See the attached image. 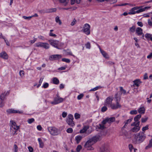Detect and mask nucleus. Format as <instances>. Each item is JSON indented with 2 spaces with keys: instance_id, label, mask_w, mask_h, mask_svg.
<instances>
[{
  "instance_id": "1",
  "label": "nucleus",
  "mask_w": 152,
  "mask_h": 152,
  "mask_svg": "<svg viewBox=\"0 0 152 152\" xmlns=\"http://www.w3.org/2000/svg\"><path fill=\"white\" fill-rule=\"evenodd\" d=\"M116 99L115 104L112 103L113 98L111 96H109L104 101V104L108 107H110L112 109L116 110L121 107V105L119 103L120 100V96H118V93H116L115 95Z\"/></svg>"
},
{
  "instance_id": "2",
  "label": "nucleus",
  "mask_w": 152,
  "mask_h": 152,
  "mask_svg": "<svg viewBox=\"0 0 152 152\" xmlns=\"http://www.w3.org/2000/svg\"><path fill=\"white\" fill-rule=\"evenodd\" d=\"M146 137V135L144 132H140L134 135V138L132 140V142L135 144H140L145 140Z\"/></svg>"
},
{
  "instance_id": "3",
  "label": "nucleus",
  "mask_w": 152,
  "mask_h": 152,
  "mask_svg": "<svg viewBox=\"0 0 152 152\" xmlns=\"http://www.w3.org/2000/svg\"><path fill=\"white\" fill-rule=\"evenodd\" d=\"M100 136L96 135L90 139L86 143L84 147L88 150H92L94 148L91 146L100 140Z\"/></svg>"
},
{
  "instance_id": "4",
  "label": "nucleus",
  "mask_w": 152,
  "mask_h": 152,
  "mask_svg": "<svg viewBox=\"0 0 152 152\" xmlns=\"http://www.w3.org/2000/svg\"><path fill=\"white\" fill-rule=\"evenodd\" d=\"M10 129L11 132L12 131V134H17V130L19 129V126H17L15 122L12 120H11L10 122Z\"/></svg>"
},
{
  "instance_id": "5",
  "label": "nucleus",
  "mask_w": 152,
  "mask_h": 152,
  "mask_svg": "<svg viewBox=\"0 0 152 152\" xmlns=\"http://www.w3.org/2000/svg\"><path fill=\"white\" fill-rule=\"evenodd\" d=\"M49 42L51 45L59 49H61L64 45L63 43L57 40H50Z\"/></svg>"
},
{
  "instance_id": "6",
  "label": "nucleus",
  "mask_w": 152,
  "mask_h": 152,
  "mask_svg": "<svg viewBox=\"0 0 152 152\" xmlns=\"http://www.w3.org/2000/svg\"><path fill=\"white\" fill-rule=\"evenodd\" d=\"M74 119L73 116L71 114H69L67 116L66 122L68 124L71 126L73 127L75 124L73 121Z\"/></svg>"
},
{
  "instance_id": "7",
  "label": "nucleus",
  "mask_w": 152,
  "mask_h": 152,
  "mask_svg": "<svg viewBox=\"0 0 152 152\" xmlns=\"http://www.w3.org/2000/svg\"><path fill=\"white\" fill-rule=\"evenodd\" d=\"M90 26L88 23L85 24L82 28V31L84 33L87 35H88L90 33Z\"/></svg>"
},
{
  "instance_id": "8",
  "label": "nucleus",
  "mask_w": 152,
  "mask_h": 152,
  "mask_svg": "<svg viewBox=\"0 0 152 152\" xmlns=\"http://www.w3.org/2000/svg\"><path fill=\"white\" fill-rule=\"evenodd\" d=\"M36 47L43 48L45 49H48L50 48V46L47 43L39 42L35 44Z\"/></svg>"
},
{
  "instance_id": "9",
  "label": "nucleus",
  "mask_w": 152,
  "mask_h": 152,
  "mask_svg": "<svg viewBox=\"0 0 152 152\" xmlns=\"http://www.w3.org/2000/svg\"><path fill=\"white\" fill-rule=\"evenodd\" d=\"M140 8V7H136L132 8L130 10L129 12L128 13V14L129 15H133L136 13H138L142 12V10H140V9L137 10Z\"/></svg>"
},
{
  "instance_id": "10",
  "label": "nucleus",
  "mask_w": 152,
  "mask_h": 152,
  "mask_svg": "<svg viewBox=\"0 0 152 152\" xmlns=\"http://www.w3.org/2000/svg\"><path fill=\"white\" fill-rule=\"evenodd\" d=\"M48 130L50 134L53 135H56L58 134V129L54 127H48Z\"/></svg>"
},
{
  "instance_id": "11",
  "label": "nucleus",
  "mask_w": 152,
  "mask_h": 152,
  "mask_svg": "<svg viewBox=\"0 0 152 152\" xmlns=\"http://www.w3.org/2000/svg\"><path fill=\"white\" fill-rule=\"evenodd\" d=\"M64 99L61 97H58L54 98V100L50 102V103L53 105H56L64 101Z\"/></svg>"
},
{
  "instance_id": "12",
  "label": "nucleus",
  "mask_w": 152,
  "mask_h": 152,
  "mask_svg": "<svg viewBox=\"0 0 152 152\" xmlns=\"http://www.w3.org/2000/svg\"><path fill=\"white\" fill-rule=\"evenodd\" d=\"M62 56L60 55H54L50 56L49 58L50 60L51 61L58 60L61 58Z\"/></svg>"
},
{
  "instance_id": "13",
  "label": "nucleus",
  "mask_w": 152,
  "mask_h": 152,
  "mask_svg": "<svg viewBox=\"0 0 152 152\" xmlns=\"http://www.w3.org/2000/svg\"><path fill=\"white\" fill-rule=\"evenodd\" d=\"M7 112L9 113H18L21 114L23 113V111L22 110H15L13 109H9L7 110Z\"/></svg>"
},
{
  "instance_id": "14",
  "label": "nucleus",
  "mask_w": 152,
  "mask_h": 152,
  "mask_svg": "<svg viewBox=\"0 0 152 152\" xmlns=\"http://www.w3.org/2000/svg\"><path fill=\"white\" fill-rule=\"evenodd\" d=\"M100 152H110L108 146L106 145H102L100 148Z\"/></svg>"
},
{
  "instance_id": "15",
  "label": "nucleus",
  "mask_w": 152,
  "mask_h": 152,
  "mask_svg": "<svg viewBox=\"0 0 152 152\" xmlns=\"http://www.w3.org/2000/svg\"><path fill=\"white\" fill-rule=\"evenodd\" d=\"M133 86H137L138 87L140 84L142 83V82L140 81V80L139 79H137L134 80L133 81Z\"/></svg>"
},
{
  "instance_id": "16",
  "label": "nucleus",
  "mask_w": 152,
  "mask_h": 152,
  "mask_svg": "<svg viewBox=\"0 0 152 152\" xmlns=\"http://www.w3.org/2000/svg\"><path fill=\"white\" fill-rule=\"evenodd\" d=\"M120 88V93H118V96H120V98L121 96V95L122 94H125L126 93V91L121 86L119 87Z\"/></svg>"
},
{
  "instance_id": "17",
  "label": "nucleus",
  "mask_w": 152,
  "mask_h": 152,
  "mask_svg": "<svg viewBox=\"0 0 152 152\" xmlns=\"http://www.w3.org/2000/svg\"><path fill=\"white\" fill-rule=\"evenodd\" d=\"M135 32L137 35L140 36L142 34L143 30L140 27H137L136 29Z\"/></svg>"
},
{
  "instance_id": "18",
  "label": "nucleus",
  "mask_w": 152,
  "mask_h": 152,
  "mask_svg": "<svg viewBox=\"0 0 152 152\" xmlns=\"http://www.w3.org/2000/svg\"><path fill=\"white\" fill-rule=\"evenodd\" d=\"M0 57L5 59H7L8 58L7 54L4 51L0 53Z\"/></svg>"
},
{
  "instance_id": "19",
  "label": "nucleus",
  "mask_w": 152,
  "mask_h": 152,
  "mask_svg": "<svg viewBox=\"0 0 152 152\" xmlns=\"http://www.w3.org/2000/svg\"><path fill=\"white\" fill-rule=\"evenodd\" d=\"M140 126H134L130 129V131L132 132L136 133L138 132L140 130Z\"/></svg>"
},
{
  "instance_id": "20",
  "label": "nucleus",
  "mask_w": 152,
  "mask_h": 152,
  "mask_svg": "<svg viewBox=\"0 0 152 152\" xmlns=\"http://www.w3.org/2000/svg\"><path fill=\"white\" fill-rule=\"evenodd\" d=\"M127 126V124H125L123 126V127H122V128L121 129V130L123 132V134L122 135H124L125 136H127V134H128V133L125 130H124V129H125V128H126Z\"/></svg>"
},
{
  "instance_id": "21",
  "label": "nucleus",
  "mask_w": 152,
  "mask_h": 152,
  "mask_svg": "<svg viewBox=\"0 0 152 152\" xmlns=\"http://www.w3.org/2000/svg\"><path fill=\"white\" fill-rule=\"evenodd\" d=\"M89 128V126L88 125L85 126L82 129L80 130V133H85Z\"/></svg>"
},
{
  "instance_id": "22",
  "label": "nucleus",
  "mask_w": 152,
  "mask_h": 152,
  "mask_svg": "<svg viewBox=\"0 0 152 152\" xmlns=\"http://www.w3.org/2000/svg\"><path fill=\"white\" fill-rule=\"evenodd\" d=\"M136 29L135 26H132V27L129 28V31L130 33H132L135 31Z\"/></svg>"
},
{
  "instance_id": "23",
  "label": "nucleus",
  "mask_w": 152,
  "mask_h": 152,
  "mask_svg": "<svg viewBox=\"0 0 152 152\" xmlns=\"http://www.w3.org/2000/svg\"><path fill=\"white\" fill-rule=\"evenodd\" d=\"M100 52L103 56L106 58H108L109 56L104 51L100 48Z\"/></svg>"
},
{
  "instance_id": "24",
  "label": "nucleus",
  "mask_w": 152,
  "mask_h": 152,
  "mask_svg": "<svg viewBox=\"0 0 152 152\" xmlns=\"http://www.w3.org/2000/svg\"><path fill=\"white\" fill-rule=\"evenodd\" d=\"M82 138V137L78 135L75 137V140L77 144H78Z\"/></svg>"
},
{
  "instance_id": "25",
  "label": "nucleus",
  "mask_w": 152,
  "mask_h": 152,
  "mask_svg": "<svg viewBox=\"0 0 152 152\" xmlns=\"http://www.w3.org/2000/svg\"><path fill=\"white\" fill-rule=\"evenodd\" d=\"M106 119L108 123H110L113 122L115 120V118L114 117H112L110 118H106Z\"/></svg>"
},
{
  "instance_id": "26",
  "label": "nucleus",
  "mask_w": 152,
  "mask_h": 152,
  "mask_svg": "<svg viewBox=\"0 0 152 152\" xmlns=\"http://www.w3.org/2000/svg\"><path fill=\"white\" fill-rule=\"evenodd\" d=\"M38 140L39 142V147L42 148L44 146V143L42 142V139L40 138H38Z\"/></svg>"
},
{
  "instance_id": "27",
  "label": "nucleus",
  "mask_w": 152,
  "mask_h": 152,
  "mask_svg": "<svg viewBox=\"0 0 152 152\" xmlns=\"http://www.w3.org/2000/svg\"><path fill=\"white\" fill-rule=\"evenodd\" d=\"M145 110L143 107H140L138 110V112L140 114H143L145 113Z\"/></svg>"
},
{
  "instance_id": "28",
  "label": "nucleus",
  "mask_w": 152,
  "mask_h": 152,
  "mask_svg": "<svg viewBox=\"0 0 152 152\" xmlns=\"http://www.w3.org/2000/svg\"><path fill=\"white\" fill-rule=\"evenodd\" d=\"M145 37L147 39H149L152 41V34L147 33L145 35Z\"/></svg>"
},
{
  "instance_id": "29",
  "label": "nucleus",
  "mask_w": 152,
  "mask_h": 152,
  "mask_svg": "<svg viewBox=\"0 0 152 152\" xmlns=\"http://www.w3.org/2000/svg\"><path fill=\"white\" fill-rule=\"evenodd\" d=\"M53 84L57 85L59 83V82L57 78L55 77L53 79Z\"/></svg>"
},
{
  "instance_id": "30",
  "label": "nucleus",
  "mask_w": 152,
  "mask_h": 152,
  "mask_svg": "<svg viewBox=\"0 0 152 152\" xmlns=\"http://www.w3.org/2000/svg\"><path fill=\"white\" fill-rule=\"evenodd\" d=\"M97 128L99 129L102 130L104 129L106 127L105 126L103 125L102 124H99V125L96 126V128Z\"/></svg>"
},
{
  "instance_id": "31",
  "label": "nucleus",
  "mask_w": 152,
  "mask_h": 152,
  "mask_svg": "<svg viewBox=\"0 0 152 152\" xmlns=\"http://www.w3.org/2000/svg\"><path fill=\"white\" fill-rule=\"evenodd\" d=\"M140 121H135L131 124L132 126H140Z\"/></svg>"
},
{
  "instance_id": "32",
  "label": "nucleus",
  "mask_w": 152,
  "mask_h": 152,
  "mask_svg": "<svg viewBox=\"0 0 152 152\" xmlns=\"http://www.w3.org/2000/svg\"><path fill=\"white\" fill-rule=\"evenodd\" d=\"M141 117V115L140 114L136 115L134 118V121H139V120Z\"/></svg>"
},
{
  "instance_id": "33",
  "label": "nucleus",
  "mask_w": 152,
  "mask_h": 152,
  "mask_svg": "<svg viewBox=\"0 0 152 152\" xmlns=\"http://www.w3.org/2000/svg\"><path fill=\"white\" fill-rule=\"evenodd\" d=\"M56 22L57 23H58L59 25H61L62 24V22L61 20L59 19V17L57 16L55 18Z\"/></svg>"
},
{
  "instance_id": "34",
  "label": "nucleus",
  "mask_w": 152,
  "mask_h": 152,
  "mask_svg": "<svg viewBox=\"0 0 152 152\" xmlns=\"http://www.w3.org/2000/svg\"><path fill=\"white\" fill-rule=\"evenodd\" d=\"M81 0H71V3L72 5L74 4L76 2L77 4L80 3Z\"/></svg>"
},
{
  "instance_id": "35",
  "label": "nucleus",
  "mask_w": 152,
  "mask_h": 152,
  "mask_svg": "<svg viewBox=\"0 0 152 152\" xmlns=\"http://www.w3.org/2000/svg\"><path fill=\"white\" fill-rule=\"evenodd\" d=\"M61 3H64V5L66 6L69 2V0H59Z\"/></svg>"
},
{
  "instance_id": "36",
  "label": "nucleus",
  "mask_w": 152,
  "mask_h": 152,
  "mask_svg": "<svg viewBox=\"0 0 152 152\" xmlns=\"http://www.w3.org/2000/svg\"><path fill=\"white\" fill-rule=\"evenodd\" d=\"M53 31V30L51 29L50 30L49 35L50 36L56 37V35L53 33L52 32Z\"/></svg>"
},
{
  "instance_id": "37",
  "label": "nucleus",
  "mask_w": 152,
  "mask_h": 152,
  "mask_svg": "<svg viewBox=\"0 0 152 152\" xmlns=\"http://www.w3.org/2000/svg\"><path fill=\"white\" fill-rule=\"evenodd\" d=\"M132 118H130L129 119L127 120L124 121V123L126 124L127 125L128 124L130 123L132 120Z\"/></svg>"
},
{
  "instance_id": "38",
  "label": "nucleus",
  "mask_w": 152,
  "mask_h": 152,
  "mask_svg": "<svg viewBox=\"0 0 152 152\" xmlns=\"http://www.w3.org/2000/svg\"><path fill=\"white\" fill-rule=\"evenodd\" d=\"M148 119L147 117L145 116L144 118H141V122L142 123L146 122Z\"/></svg>"
},
{
  "instance_id": "39",
  "label": "nucleus",
  "mask_w": 152,
  "mask_h": 152,
  "mask_svg": "<svg viewBox=\"0 0 152 152\" xmlns=\"http://www.w3.org/2000/svg\"><path fill=\"white\" fill-rule=\"evenodd\" d=\"M148 129V125H147L143 127L142 129V132H145V130Z\"/></svg>"
},
{
  "instance_id": "40",
  "label": "nucleus",
  "mask_w": 152,
  "mask_h": 152,
  "mask_svg": "<svg viewBox=\"0 0 152 152\" xmlns=\"http://www.w3.org/2000/svg\"><path fill=\"white\" fill-rule=\"evenodd\" d=\"M80 115L77 113H76L75 114V119L80 118Z\"/></svg>"
},
{
  "instance_id": "41",
  "label": "nucleus",
  "mask_w": 152,
  "mask_h": 152,
  "mask_svg": "<svg viewBox=\"0 0 152 152\" xmlns=\"http://www.w3.org/2000/svg\"><path fill=\"white\" fill-rule=\"evenodd\" d=\"M44 78V77H42L40 78L39 82V84L37 86V88H38L41 85L43 80Z\"/></svg>"
},
{
  "instance_id": "42",
  "label": "nucleus",
  "mask_w": 152,
  "mask_h": 152,
  "mask_svg": "<svg viewBox=\"0 0 152 152\" xmlns=\"http://www.w3.org/2000/svg\"><path fill=\"white\" fill-rule=\"evenodd\" d=\"M6 95H5V93H3L1 94L0 96V99L1 100L3 101L5 98V97Z\"/></svg>"
},
{
  "instance_id": "43",
  "label": "nucleus",
  "mask_w": 152,
  "mask_h": 152,
  "mask_svg": "<svg viewBox=\"0 0 152 152\" xmlns=\"http://www.w3.org/2000/svg\"><path fill=\"white\" fill-rule=\"evenodd\" d=\"M106 105H104L101 109V111L102 112H104L107 110V108Z\"/></svg>"
},
{
  "instance_id": "44",
  "label": "nucleus",
  "mask_w": 152,
  "mask_h": 152,
  "mask_svg": "<svg viewBox=\"0 0 152 152\" xmlns=\"http://www.w3.org/2000/svg\"><path fill=\"white\" fill-rule=\"evenodd\" d=\"M101 88L102 87L100 86H97L91 89V90H90V91H94L99 89Z\"/></svg>"
},
{
  "instance_id": "45",
  "label": "nucleus",
  "mask_w": 152,
  "mask_h": 152,
  "mask_svg": "<svg viewBox=\"0 0 152 152\" xmlns=\"http://www.w3.org/2000/svg\"><path fill=\"white\" fill-rule=\"evenodd\" d=\"M82 146L80 145H79L77 146V147L76 151L77 152H79L82 149Z\"/></svg>"
},
{
  "instance_id": "46",
  "label": "nucleus",
  "mask_w": 152,
  "mask_h": 152,
  "mask_svg": "<svg viewBox=\"0 0 152 152\" xmlns=\"http://www.w3.org/2000/svg\"><path fill=\"white\" fill-rule=\"evenodd\" d=\"M128 148L130 151H132L134 148L133 145L132 144H129Z\"/></svg>"
},
{
  "instance_id": "47",
  "label": "nucleus",
  "mask_w": 152,
  "mask_h": 152,
  "mask_svg": "<svg viewBox=\"0 0 152 152\" xmlns=\"http://www.w3.org/2000/svg\"><path fill=\"white\" fill-rule=\"evenodd\" d=\"M34 121V119L33 118L29 119L27 121L28 123L29 124H31Z\"/></svg>"
},
{
  "instance_id": "48",
  "label": "nucleus",
  "mask_w": 152,
  "mask_h": 152,
  "mask_svg": "<svg viewBox=\"0 0 152 152\" xmlns=\"http://www.w3.org/2000/svg\"><path fill=\"white\" fill-rule=\"evenodd\" d=\"M32 17V16H23V18L27 20H30L31 19Z\"/></svg>"
},
{
  "instance_id": "49",
  "label": "nucleus",
  "mask_w": 152,
  "mask_h": 152,
  "mask_svg": "<svg viewBox=\"0 0 152 152\" xmlns=\"http://www.w3.org/2000/svg\"><path fill=\"white\" fill-rule=\"evenodd\" d=\"M62 60L63 61H64L68 63H69L70 61L69 59L66 58H63L62 59Z\"/></svg>"
},
{
  "instance_id": "50",
  "label": "nucleus",
  "mask_w": 152,
  "mask_h": 152,
  "mask_svg": "<svg viewBox=\"0 0 152 152\" xmlns=\"http://www.w3.org/2000/svg\"><path fill=\"white\" fill-rule=\"evenodd\" d=\"M85 46L86 48L88 49H90L91 47L90 43L89 42H87V43L85 44Z\"/></svg>"
},
{
  "instance_id": "51",
  "label": "nucleus",
  "mask_w": 152,
  "mask_h": 152,
  "mask_svg": "<svg viewBox=\"0 0 152 152\" xmlns=\"http://www.w3.org/2000/svg\"><path fill=\"white\" fill-rule=\"evenodd\" d=\"M130 114L132 115H135L137 113V111L136 110H132L130 112Z\"/></svg>"
},
{
  "instance_id": "52",
  "label": "nucleus",
  "mask_w": 152,
  "mask_h": 152,
  "mask_svg": "<svg viewBox=\"0 0 152 152\" xmlns=\"http://www.w3.org/2000/svg\"><path fill=\"white\" fill-rule=\"evenodd\" d=\"M152 147V144L149 143V144L147 145L145 148L146 149H148L150 148H151Z\"/></svg>"
},
{
  "instance_id": "53",
  "label": "nucleus",
  "mask_w": 152,
  "mask_h": 152,
  "mask_svg": "<svg viewBox=\"0 0 152 152\" xmlns=\"http://www.w3.org/2000/svg\"><path fill=\"white\" fill-rule=\"evenodd\" d=\"M73 131V129L72 128H69L67 129L66 132L68 133H72Z\"/></svg>"
},
{
  "instance_id": "54",
  "label": "nucleus",
  "mask_w": 152,
  "mask_h": 152,
  "mask_svg": "<svg viewBox=\"0 0 152 152\" xmlns=\"http://www.w3.org/2000/svg\"><path fill=\"white\" fill-rule=\"evenodd\" d=\"M66 53L67 55H71L74 57L75 56L72 54V52L70 51L67 50L66 52Z\"/></svg>"
},
{
  "instance_id": "55",
  "label": "nucleus",
  "mask_w": 152,
  "mask_h": 152,
  "mask_svg": "<svg viewBox=\"0 0 152 152\" xmlns=\"http://www.w3.org/2000/svg\"><path fill=\"white\" fill-rule=\"evenodd\" d=\"M24 75V72L23 70H20V75L22 77Z\"/></svg>"
},
{
  "instance_id": "56",
  "label": "nucleus",
  "mask_w": 152,
  "mask_h": 152,
  "mask_svg": "<svg viewBox=\"0 0 152 152\" xmlns=\"http://www.w3.org/2000/svg\"><path fill=\"white\" fill-rule=\"evenodd\" d=\"M83 96V94H81L78 96L77 99L78 100L81 99Z\"/></svg>"
},
{
  "instance_id": "57",
  "label": "nucleus",
  "mask_w": 152,
  "mask_h": 152,
  "mask_svg": "<svg viewBox=\"0 0 152 152\" xmlns=\"http://www.w3.org/2000/svg\"><path fill=\"white\" fill-rule=\"evenodd\" d=\"M108 123L107 120L106 119V118L102 122V124L103 125L105 126V125L107 123Z\"/></svg>"
},
{
  "instance_id": "58",
  "label": "nucleus",
  "mask_w": 152,
  "mask_h": 152,
  "mask_svg": "<svg viewBox=\"0 0 152 152\" xmlns=\"http://www.w3.org/2000/svg\"><path fill=\"white\" fill-rule=\"evenodd\" d=\"M48 83H46L43 84V87L44 88H46L48 87Z\"/></svg>"
},
{
  "instance_id": "59",
  "label": "nucleus",
  "mask_w": 152,
  "mask_h": 152,
  "mask_svg": "<svg viewBox=\"0 0 152 152\" xmlns=\"http://www.w3.org/2000/svg\"><path fill=\"white\" fill-rule=\"evenodd\" d=\"M150 8L151 7H145L144 8L140 9V10H142V12L145 11L146 9H148Z\"/></svg>"
},
{
  "instance_id": "60",
  "label": "nucleus",
  "mask_w": 152,
  "mask_h": 152,
  "mask_svg": "<svg viewBox=\"0 0 152 152\" xmlns=\"http://www.w3.org/2000/svg\"><path fill=\"white\" fill-rule=\"evenodd\" d=\"M4 103L3 102V100H1L0 99V107H2L4 106Z\"/></svg>"
},
{
  "instance_id": "61",
  "label": "nucleus",
  "mask_w": 152,
  "mask_h": 152,
  "mask_svg": "<svg viewBox=\"0 0 152 152\" xmlns=\"http://www.w3.org/2000/svg\"><path fill=\"white\" fill-rule=\"evenodd\" d=\"M14 147L15 148L14 152H18V147L15 144L14 145Z\"/></svg>"
},
{
  "instance_id": "62",
  "label": "nucleus",
  "mask_w": 152,
  "mask_h": 152,
  "mask_svg": "<svg viewBox=\"0 0 152 152\" xmlns=\"http://www.w3.org/2000/svg\"><path fill=\"white\" fill-rule=\"evenodd\" d=\"M28 149L30 152H33L34 149L31 146H29L28 147Z\"/></svg>"
},
{
  "instance_id": "63",
  "label": "nucleus",
  "mask_w": 152,
  "mask_h": 152,
  "mask_svg": "<svg viewBox=\"0 0 152 152\" xmlns=\"http://www.w3.org/2000/svg\"><path fill=\"white\" fill-rule=\"evenodd\" d=\"M67 114L65 112H63L62 113V116L63 117V118H65L66 116H67Z\"/></svg>"
},
{
  "instance_id": "64",
  "label": "nucleus",
  "mask_w": 152,
  "mask_h": 152,
  "mask_svg": "<svg viewBox=\"0 0 152 152\" xmlns=\"http://www.w3.org/2000/svg\"><path fill=\"white\" fill-rule=\"evenodd\" d=\"M37 40L36 38H34L33 40H30L29 41V42L31 44H32L34 43Z\"/></svg>"
}]
</instances>
